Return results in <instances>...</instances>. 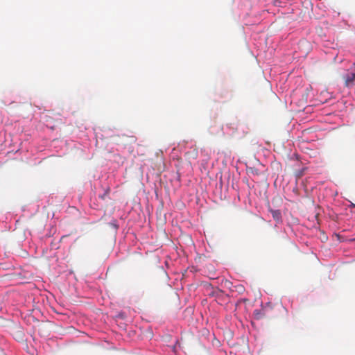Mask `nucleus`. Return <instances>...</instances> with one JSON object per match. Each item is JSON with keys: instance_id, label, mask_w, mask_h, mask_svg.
<instances>
[{"instance_id": "nucleus-4", "label": "nucleus", "mask_w": 355, "mask_h": 355, "mask_svg": "<svg viewBox=\"0 0 355 355\" xmlns=\"http://www.w3.org/2000/svg\"><path fill=\"white\" fill-rule=\"evenodd\" d=\"M352 207H355V205H354V204H352Z\"/></svg>"}, {"instance_id": "nucleus-3", "label": "nucleus", "mask_w": 355, "mask_h": 355, "mask_svg": "<svg viewBox=\"0 0 355 355\" xmlns=\"http://www.w3.org/2000/svg\"><path fill=\"white\" fill-rule=\"evenodd\" d=\"M110 192V187H107L103 194L101 195L99 197L102 199V200H105V198L108 196L109 193Z\"/></svg>"}, {"instance_id": "nucleus-1", "label": "nucleus", "mask_w": 355, "mask_h": 355, "mask_svg": "<svg viewBox=\"0 0 355 355\" xmlns=\"http://www.w3.org/2000/svg\"><path fill=\"white\" fill-rule=\"evenodd\" d=\"M354 70L350 73H347L343 77L345 85L347 87H351L354 85L355 81V64H354Z\"/></svg>"}, {"instance_id": "nucleus-2", "label": "nucleus", "mask_w": 355, "mask_h": 355, "mask_svg": "<svg viewBox=\"0 0 355 355\" xmlns=\"http://www.w3.org/2000/svg\"><path fill=\"white\" fill-rule=\"evenodd\" d=\"M271 213H272L273 218L275 220L279 221L281 219L282 215H281V212L279 210H272Z\"/></svg>"}]
</instances>
